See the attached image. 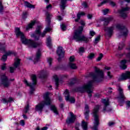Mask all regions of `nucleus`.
<instances>
[{
  "label": "nucleus",
  "mask_w": 130,
  "mask_h": 130,
  "mask_svg": "<svg viewBox=\"0 0 130 130\" xmlns=\"http://www.w3.org/2000/svg\"><path fill=\"white\" fill-rule=\"evenodd\" d=\"M94 73L91 72L90 73V77H92L93 80L89 81L87 84H84L81 87L77 88V91L81 92V93H84L87 92L88 94L89 97H92L91 93L93 92V83L95 82H101L104 80V73L102 70L99 69L97 67L94 68Z\"/></svg>",
  "instance_id": "1"
},
{
  "label": "nucleus",
  "mask_w": 130,
  "mask_h": 130,
  "mask_svg": "<svg viewBox=\"0 0 130 130\" xmlns=\"http://www.w3.org/2000/svg\"><path fill=\"white\" fill-rule=\"evenodd\" d=\"M15 34L17 37H20L21 40L23 44L25 45H28V47H31V48H36L40 45L39 43L35 42V41L32 40H28L25 37L24 33L20 30V28L16 27L15 28Z\"/></svg>",
  "instance_id": "2"
},
{
  "label": "nucleus",
  "mask_w": 130,
  "mask_h": 130,
  "mask_svg": "<svg viewBox=\"0 0 130 130\" xmlns=\"http://www.w3.org/2000/svg\"><path fill=\"white\" fill-rule=\"evenodd\" d=\"M84 30V28L82 26H80L77 30H76L73 36V39L77 42L79 41H82L84 43H88L90 41L89 38L86 37L85 36H81L82 32Z\"/></svg>",
  "instance_id": "3"
},
{
  "label": "nucleus",
  "mask_w": 130,
  "mask_h": 130,
  "mask_svg": "<svg viewBox=\"0 0 130 130\" xmlns=\"http://www.w3.org/2000/svg\"><path fill=\"white\" fill-rule=\"evenodd\" d=\"M44 101L41 102L36 106V111L42 112L43 108H44V106H45V105H50L51 104L50 98H49V93L46 92L44 95Z\"/></svg>",
  "instance_id": "4"
},
{
  "label": "nucleus",
  "mask_w": 130,
  "mask_h": 130,
  "mask_svg": "<svg viewBox=\"0 0 130 130\" xmlns=\"http://www.w3.org/2000/svg\"><path fill=\"white\" fill-rule=\"evenodd\" d=\"M100 107L99 106H96L92 113L93 116L94 118V121L93 122V126L92 127L93 130H98V126H99V115H98V111Z\"/></svg>",
  "instance_id": "5"
},
{
  "label": "nucleus",
  "mask_w": 130,
  "mask_h": 130,
  "mask_svg": "<svg viewBox=\"0 0 130 130\" xmlns=\"http://www.w3.org/2000/svg\"><path fill=\"white\" fill-rule=\"evenodd\" d=\"M31 80L32 81V83H29L27 80H24V84H25L26 86H28V87H30V94H33L34 91H35V86L37 84V77H36V75H31Z\"/></svg>",
  "instance_id": "6"
},
{
  "label": "nucleus",
  "mask_w": 130,
  "mask_h": 130,
  "mask_svg": "<svg viewBox=\"0 0 130 130\" xmlns=\"http://www.w3.org/2000/svg\"><path fill=\"white\" fill-rule=\"evenodd\" d=\"M43 28L41 26H38L36 30L35 31V34L31 35V37L34 38L36 40H39V36H41V37H44L46 34V31H44L42 34H41V30H42Z\"/></svg>",
  "instance_id": "7"
},
{
  "label": "nucleus",
  "mask_w": 130,
  "mask_h": 130,
  "mask_svg": "<svg viewBox=\"0 0 130 130\" xmlns=\"http://www.w3.org/2000/svg\"><path fill=\"white\" fill-rule=\"evenodd\" d=\"M116 28L120 30L122 36H124V37L127 36V35L128 34V30H127V28L125 26L122 24H118L116 25Z\"/></svg>",
  "instance_id": "8"
},
{
  "label": "nucleus",
  "mask_w": 130,
  "mask_h": 130,
  "mask_svg": "<svg viewBox=\"0 0 130 130\" xmlns=\"http://www.w3.org/2000/svg\"><path fill=\"white\" fill-rule=\"evenodd\" d=\"M1 84L3 85L5 88H9V87H10V85H11L10 81H15V79H10L9 80V79H8V77H7L5 75L1 76Z\"/></svg>",
  "instance_id": "9"
},
{
  "label": "nucleus",
  "mask_w": 130,
  "mask_h": 130,
  "mask_svg": "<svg viewBox=\"0 0 130 130\" xmlns=\"http://www.w3.org/2000/svg\"><path fill=\"white\" fill-rule=\"evenodd\" d=\"M102 102L105 105L103 110V112H105V111L110 112L112 111V108H111V107L109 105V100L103 99Z\"/></svg>",
  "instance_id": "10"
},
{
  "label": "nucleus",
  "mask_w": 130,
  "mask_h": 130,
  "mask_svg": "<svg viewBox=\"0 0 130 130\" xmlns=\"http://www.w3.org/2000/svg\"><path fill=\"white\" fill-rule=\"evenodd\" d=\"M46 21L47 24V27L45 28V31L47 33V32H49L50 31H51V28H50V19H51V14H49V13L47 12L46 14Z\"/></svg>",
  "instance_id": "11"
},
{
  "label": "nucleus",
  "mask_w": 130,
  "mask_h": 130,
  "mask_svg": "<svg viewBox=\"0 0 130 130\" xmlns=\"http://www.w3.org/2000/svg\"><path fill=\"white\" fill-rule=\"evenodd\" d=\"M21 60L19 58H15L14 63L13 64V66L14 67H10V73H13L15 71V70L17 69L18 67L20 66V64L21 63Z\"/></svg>",
  "instance_id": "12"
},
{
  "label": "nucleus",
  "mask_w": 130,
  "mask_h": 130,
  "mask_svg": "<svg viewBox=\"0 0 130 130\" xmlns=\"http://www.w3.org/2000/svg\"><path fill=\"white\" fill-rule=\"evenodd\" d=\"M129 7L122 8L121 10H119L118 13L123 19H125L127 17V11H129Z\"/></svg>",
  "instance_id": "13"
},
{
  "label": "nucleus",
  "mask_w": 130,
  "mask_h": 130,
  "mask_svg": "<svg viewBox=\"0 0 130 130\" xmlns=\"http://www.w3.org/2000/svg\"><path fill=\"white\" fill-rule=\"evenodd\" d=\"M117 91L118 92V95L117 96V99L120 100H124L125 99V96L124 95V93H123V89L121 87L119 86L117 88Z\"/></svg>",
  "instance_id": "14"
},
{
  "label": "nucleus",
  "mask_w": 130,
  "mask_h": 130,
  "mask_svg": "<svg viewBox=\"0 0 130 130\" xmlns=\"http://www.w3.org/2000/svg\"><path fill=\"white\" fill-rule=\"evenodd\" d=\"M57 54L58 55V61H59L61 59V57H63L64 55V51L62 47H59L57 50Z\"/></svg>",
  "instance_id": "15"
},
{
  "label": "nucleus",
  "mask_w": 130,
  "mask_h": 130,
  "mask_svg": "<svg viewBox=\"0 0 130 130\" xmlns=\"http://www.w3.org/2000/svg\"><path fill=\"white\" fill-rule=\"evenodd\" d=\"M64 94H65L64 96L66 101H70L71 103H75V102L76 101L75 98L73 97L70 98V93L69 92V90H68V89H66L64 92Z\"/></svg>",
  "instance_id": "16"
},
{
  "label": "nucleus",
  "mask_w": 130,
  "mask_h": 130,
  "mask_svg": "<svg viewBox=\"0 0 130 130\" xmlns=\"http://www.w3.org/2000/svg\"><path fill=\"white\" fill-rule=\"evenodd\" d=\"M70 113L71 117L68 118V119L66 120V122L68 124H70V123H73V122H75L76 118H77V116L74 115V113L73 112H70Z\"/></svg>",
  "instance_id": "17"
},
{
  "label": "nucleus",
  "mask_w": 130,
  "mask_h": 130,
  "mask_svg": "<svg viewBox=\"0 0 130 130\" xmlns=\"http://www.w3.org/2000/svg\"><path fill=\"white\" fill-rule=\"evenodd\" d=\"M104 30L107 32L106 35L108 36L109 37H111V36L113 33V30H114V26H112L110 27H105Z\"/></svg>",
  "instance_id": "18"
},
{
  "label": "nucleus",
  "mask_w": 130,
  "mask_h": 130,
  "mask_svg": "<svg viewBox=\"0 0 130 130\" xmlns=\"http://www.w3.org/2000/svg\"><path fill=\"white\" fill-rule=\"evenodd\" d=\"M127 79H130V72H126L125 73L122 74L120 77L119 78V81H124L125 80H127Z\"/></svg>",
  "instance_id": "19"
},
{
  "label": "nucleus",
  "mask_w": 130,
  "mask_h": 130,
  "mask_svg": "<svg viewBox=\"0 0 130 130\" xmlns=\"http://www.w3.org/2000/svg\"><path fill=\"white\" fill-rule=\"evenodd\" d=\"M112 20H113V17H110L107 18H103L102 19V21L104 22V26H106L109 24V22L112 21Z\"/></svg>",
  "instance_id": "20"
},
{
  "label": "nucleus",
  "mask_w": 130,
  "mask_h": 130,
  "mask_svg": "<svg viewBox=\"0 0 130 130\" xmlns=\"http://www.w3.org/2000/svg\"><path fill=\"white\" fill-rule=\"evenodd\" d=\"M107 3H109V4L112 7H115V5H116L115 3L110 0H105L103 1L98 5V7H101V6H103V5H105V4H107Z\"/></svg>",
  "instance_id": "21"
},
{
  "label": "nucleus",
  "mask_w": 130,
  "mask_h": 130,
  "mask_svg": "<svg viewBox=\"0 0 130 130\" xmlns=\"http://www.w3.org/2000/svg\"><path fill=\"white\" fill-rule=\"evenodd\" d=\"M85 110H86L84 113L85 119L88 120L89 119V112H90V111L89 110V106H88V105H85Z\"/></svg>",
  "instance_id": "22"
},
{
  "label": "nucleus",
  "mask_w": 130,
  "mask_h": 130,
  "mask_svg": "<svg viewBox=\"0 0 130 130\" xmlns=\"http://www.w3.org/2000/svg\"><path fill=\"white\" fill-rule=\"evenodd\" d=\"M41 56V52L40 51V50H38L36 54V58H35L34 63H35V62H37L39 60H40Z\"/></svg>",
  "instance_id": "23"
},
{
  "label": "nucleus",
  "mask_w": 130,
  "mask_h": 130,
  "mask_svg": "<svg viewBox=\"0 0 130 130\" xmlns=\"http://www.w3.org/2000/svg\"><path fill=\"white\" fill-rule=\"evenodd\" d=\"M39 77L41 78L42 79H44L47 77V73L46 71L42 70L41 71L39 74Z\"/></svg>",
  "instance_id": "24"
},
{
  "label": "nucleus",
  "mask_w": 130,
  "mask_h": 130,
  "mask_svg": "<svg viewBox=\"0 0 130 130\" xmlns=\"http://www.w3.org/2000/svg\"><path fill=\"white\" fill-rule=\"evenodd\" d=\"M24 6L28 9H35V5H33L27 1L24 2Z\"/></svg>",
  "instance_id": "25"
},
{
  "label": "nucleus",
  "mask_w": 130,
  "mask_h": 130,
  "mask_svg": "<svg viewBox=\"0 0 130 130\" xmlns=\"http://www.w3.org/2000/svg\"><path fill=\"white\" fill-rule=\"evenodd\" d=\"M47 46L49 48H51L52 47V44L51 43V38L49 37L47 39V42H46Z\"/></svg>",
  "instance_id": "26"
},
{
  "label": "nucleus",
  "mask_w": 130,
  "mask_h": 130,
  "mask_svg": "<svg viewBox=\"0 0 130 130\" xmlns=\"http://www.w3.org/2000/svg\"><path fill=\"white\" fill-rule=\"evenodd\" d=\"M68 67L70 68V69H72V70H77V69H78L77 65H76V64L71 62H69L68 64Z\"/></svg>",
  "instance_id": "27"
},
{
  "label": "nucleus",
  "mask_w": 130,
  "mask_h": 130,
  "mask_svg": "<svg viewBox=\"0 0 130 130\" xmlns=\"http://www.w3.org/2000/svg\"><path fill=\"white\" fill-rule=\"evenodd\" d=\"M3 103L6 104V103H9V102H13L14 101V99L12 98H9L8 100H7L6 99H3L2 100Z\"/></svg>",
  "instance_id": "28"
},
{
  "label": "nucleus",
  "mask_w": 130,
  "mask_h": 130,
  "mask_svg": "<svg viewBox=\"0 0 130 130\" xmlns=\"http://www.w3.org/2000/svg\"><path fill=\"white\" fill-rule=\"evenodd\" d=\"M81 126L83 130H87L88 129V123L87 122H85L83 121L82 122Z\"/></svg>",
  "instance_id": "29"
},
{
  "label": "nucleus",
  "mask_w": 130,
  "mask_h": 130,
  "mask_svg": "<svg viewBox=\"0 0 130 130\" xmlns=\"http://www.w3.org/2000/svg\"><path fill=\"white\" fill-rule=\"evenodd\" d=\"M50 109L52 110V111H53L54 113L55 114H58V112L57 111V109L56 108V107L54 105H52L50 106Z\"/></svg>",
  "instance_id": "30"
},
{
  "label": "nucleus",
  "mask_w": 130,
  "mask_h": 130,
  "mask_svg": "<svg viewBox=\"0 0 130 130\" xmlns=\"http://www.w3.org/2000/svg\"><path fill=\"white\" fill-rule=\"evenodd\" d=\"M36 21H32L31 23L28 24L27 26L26 27V30L28 31L29 29H31L32 28L33 26L35 25Z\"/></svg>",
  "instance_id": "31"
},
{
  "label": "nucleus",
  "mask_w": 130,
  "mask_h": 130,
  "mask_svg": "<svg viewBox=\"0 0 130 130\" xmlns=\"http://www.w3.org/2000/svg\"><path fill=\"white\" fill-rule=\"evenodd\" d=\"M53 78H54L55 82L56 87L57 88V87H58L59 80L58 79V77H57V76H56V75H54Z\"/></svg>",
  "instance_id": "32"
},
{
  "label": "nucleus",
  "mask_w": 130,
  "mask_h": 130,
  "mask_svg": "<svg viewBox=\"0 0 130 130\" xmlns=\"http://www.w3.org/2000/svg\"><path fill=\"white\" fill-rule=\"evenodd\" d=\"M123 47H124V43H121L119 44V45L118 46V50H121Z\"/></svg>",
  "instance_id": "33"
},
{
  "label": "nucleus",
  "mask_w": 130,
  "mask_h": 130,
  "mask_svg": "<svg viewBox=\"0 0 130 130\" xmlns=\"http://www.w3.org/2000/svg\"><path fill=\"white\" fill-rule=\"evenodd\" d=\"M29 107V104H27V105L25 106L24 109L23 110L24 113H27L28 112Z\"/></svg>",
  "instance_id": "34"
},
{
  "label": "nucleus",
  "mask_w": 130,
  "mask_h": 130,
  "mask_svg": "<svg viewBox=\"0 0 130 130\" xmlns=\"http://www.w3.org/2000/svg\"><path fill=\"white\" fill-rule=\"evenodd\" d=\"M4 12V6H3V1H0V14Z\"/></svg>",
  "instance_id": "35"
},
{
  "label": "nucleus",
  "mask_w": 130,
  "mask_h": 130,
  "mask_svg": "<svg viewBox=\"0 0 130 130\" xmlns=\"http://www.w3.org/2000/svg\"><path fill=\"white\" fill-rule=\"evenodd\" d=\"M53 59L51 57H48L47 58V62L49 63V67H51V63H52V61Z\"/></svg>",
  "instance_id": "36"
},
{
  "label": "nucleus",
  "mask_w": 130,
  "mask_h": 130,
  "mask_svg": "<svg viewBox=\"0 0 130 130\" xmlns=\"http://www.w3.org/2000/svg\"><path fill=\"white\" fill-rule=\"evenodd\" d=\"M101 37V36L99 35L96 38H95V39L94 40V43H95V44H97V43H98L99 41H100Z\"/></svg>",
  "instance_id": "37"
},
{
  "label": "nucleus",
  "mask_w": 130,
  "mask_h": 130,
  "mask_svg": "<svg viewBox=\"0 0 130 130\" xmlns=\"http://www.w3.org/2000/svg\"><path fill=\"white\" fill-rule=\"evenodd\" d=\"M61 29L62 30V31H66L67 30V26L64 23H62L60 25Z\"/></svg>",
  "instance_id": "38"
},
{
  "label": "nucleus",
  "mask_w": 130,
  "mask_h": 130,
  "mask_svg": "<svg viewBox=\"0 0 130 130\" xmlns=\"http://www.w3.org/2000/svg\"><path fill=\"white\" fill-rule=\"evenodd\" d=\"M76 82H77V80H76V79H72L69 82V85H70V86H72V85H74V84H76Z\"/></svg>",
  "instance_id": "39"
},
{
  "label": "nucleus",
  "mask_w": 130,
  "mask_h": 130,
  "mask_svg": "<svg viewBox=\"0 0 130 130\" xmlns=\"http://www.w3.org/2000/svg\"><path fill=\"white\" fill-rule=\"evenodd\" d=\"M95 56V54L94 53H90L88 56V58L89 59H93V58Z\"/></svg>",
  "instance_id": "40"
},
{
  "label": "nucleus",
  "mask_w": 130,
  "mask_h": 130,
  "mask_svg": "<svg viewBox=\"0 0 130 130\" xmlns=\"http://www.w3.org/2000/svg\"><path fill=\"white\" fill-rule=\"evenodd\" d=\"M102 57H103V54L101 53L100 54V56L96 59L97 61H100V60H101V59H102Z\"/></svg>",
  "instance_id": "41"
},
{
  "label": "nucleus",
  "mask_w": 130,
  "mask_h": 130,
  "mask_svg": "<svg viewBox=\"0 0 130 130\" xmlns=\"http://www.w3.org/2000/svg\"><path fill=\"white\" fill-rule=\"evenodd\" d=\"M27 15H28V12H23V14H22L23 19H26V18H27Z\"/></svg>",
  "instance_id": "42"
},
{
  "label": "nucleus",
  "mask_w": 130,
  "mask_h": 130,
  "mask_svg": "<svg viewBox=\"0 0 130 130\" xmlns=\"http://www.w3.org/2000/svg\"><path fill=\"white\" fill-rule=\"evenodd\" d=\"M77 19H75V22H79L80 19H81V14L78 13L77 15Z\"/></svg>",
  "instance_id": "43"
},
{
  "label": "nucleus",
  "mask_w": 130,
  "mask_h": 130,
  "mask_svg": "<svg viewBox=\"0 0 130 130\" xmlns=\"http://www.w3.org/2000/svg\"><path fill=\"white\" fill-rule=\"evenodd\" d=\"M70 62H73L75 61V56H71L69 58Z\"/></svg>",
  "instance_id": "44"
},
{
  "label": "nucleus",
  "mask_w": 130,
  "mask_h": 130,
  "mask_svg": "<svg viewBox=\"0 0 130 130\" xmlns=\"http://www.w3.org/2000/svg\"><path fill=\"white\" fill-rule=\"evenodd\" d=\"M102 12L104 15H107V14H108V12H109V9H104L102 10Z\"/></svg>",
  "instance_id": "45"
},
{
  "label": "nucleus",
  "mask_w": 130,
  "mask_h": 130,
  "mask_svg": "<svg viewBox=\"0 0 130 130\" xmlns=\"http://www.w3.org/2000/svg\"><path fill=\"white\" fill-rule=\"evenodd\" d=\"M19 123L20 125H22V126H24V125H25V121L24 120H21L19 121Z\"/></svg>",
  "instance_id": "46"
},
{
  "label": "nucleus",
  "mask_w": 130,
  "mask_h": 130,
  "mask_svg": "<svg viewBox=\"0 0 130 130\" xmlns=\"http://www.w3.org/2000/svg\"><path fill=\"white\" fill-rule=\"evenodd\" d=\"M8 58V56L6 55H4L2 56V60H3V61H6L7 60V58Z\"/></svg>",
  "instance_id": "47"
},
{
  "label": "nucleus",
  "mask_w": 130,
  "mask_h": 130,
  "mask_svg": "<svg viewBox=\"0 0 130 130\" xmlns=\"http://www.w3.org/2000/svg\"><path fill=\"white\" fill-rule=\"evenodd\" d=\"M95 34H96V33H95V31L93 30H90L89 31V35H90L92 37H93V36H94Z\"/></svg>",
  "instance_id": "48"
},
{
  "label": "nucleus",
  "mask_w": 130,
  "mask_h": 130,
  "mask_svg": "<svg viewBox=\"0 0 130 130\" xmlns=\"http://www.w3.org/2000/svg\"><path fill=\"white\" fill-rule=\"evenodd\" d=\"M5 44H0V50H5Z\"/></svg>",
  "instance_id": "49"
},
{
  "label": "nucleus",
  "mask_w": 130,
  "mask_h": 130,
  "mask_svg": "<svg viewBox=\"0 0 130 130\" xmlns=\"http://www.w3.org/2000/svg\"><path fill=\"white\" fill-rule=\"evenodd\" d=\"M126 108L127 109H128L130 107V101H128L126 102Z\"/></svg>",
  "instance_id": "50"
},
{
  "label": "nucleus",
  "mask_w": 130,
  "mask_h": 130,
  "mask_svg": "<svg viewBox=\"0 0 130 130\" xmlns=\"http://www.w3.org/2000/svg\"><path fill=\"white\" fill-rule=\"evenodd\" d=\"M12 54H14V53L12 51H8L6 53V55L7 56L9 55H12Z\"/></svg>",
  "instance_id": "51"
},
{
  "label": "nucleus",
  "mask_w": 130,
  "mask_h": 130,
  "mask_svg": "<svg viewBox=\"0 0 130 130\" xmlns=\"http://www.w3.org/2000/svg\"><path fill=\"white\" fill-rule=\"evenodd\" d=\"M108 124L109 126H112V125H114V124H115V123L114 122L111 121L108 123Z\"/></svg>",
  "instance_id": "52"
},
{
  "label": "nucleus",
  "mask_w": 130,
  "mask_h": 130,
  "mask_svg": "<svg viewBox=\"0 0 130 130\" xmlns=\"http://www.w3.org/2000/svg\"><path fill=\"white\" fill-rule=\"evenodd\" d=\"M1 69L3 71H4V70H6V64H4L2 66Z\"/></svg>",
  "instance_id": "53"
},
{
  "label": "nucleus",
  "mask_w": 130,
  "mask_h": 130,
  "mask_svg": "<svg viewBox=\"0 0 130 130\" xmlns=\"http://www.w3.org/2000/svg\"><path fill=\"white\" fill-rule=\"evenodd\" d=\"M87 18L88 19H91L92 18H93V15L92 14H88L87 15Z\"/></svg>",
  "instance_id": "54"
},
{
  "label": "nucleus",
  "mask_w": 130,
  "mask_h": 130,
  "mask_svg": "<svg viewBox=\"0 0 130 130\" xmlns=\"http://www.w3.org/2000/svg\"><path fill=\"white\" fill-rule=\"evenodd\" d=\"M84 49L83 47H81L80 49H79V52H84Z\"/></svg>",
  "instance_id": "55"
},
{
  "label": "nucleus",
  "mask_w": 130,
  "mask_h": 130,
  "mask_svg": "<svg viewBox=\"0 0 130 130\" xmlns=\"http://www.w3.org/2000/svg\"><path fill=\"white\" fill-rule=\"evenodd\" d=\"M51 8H52V6H51L50 4L46 7L47 10H48V9H51Z\"/></svg>",
  "instance_id": "56"
},
{
  "label": "nucleus",
  "mask_w": 130,
  "mask_h": 130,
  "mask_svg": "<svg viewBox=\"0 0 130 130\" xmlns=\"http://www.w3.org/2000/svg\"><path fill=\"white\" fill-rule=\"evenodd\" d=\"M57 19L58 20V21H61V20H62V17H61L60 16H58Z\"/></svg>",
  "instance_id": "57"
},
{
  "label": "nucleus",
  "mask_w": 130,
  "mask_h": 130,
  "mask_svg": "<svg viewBox=\"0 0 130 130\" xmlns=\"http://www.w3.org/2000/svg\"><path fill=\"white\" fill-rule=\"evenodd\" d=\"M108 90L109 93H112V91H111L112 90V88L109 87L108 88Z\"/></svg>",
  "instance_id": "58"
},
{
  "label": "nucleus",
  "mask_w": 130,
  "mask_h": 130,
  "mask_svg": "<svg viewBox=\"0 0 130 130\" xmlns=\"http://www.w3.org/2000/svg\"><path fill=\"white\" fill-rule=\"evenodd\" d=\"M122 55H123V54H117L116 56H117V57H121L122 56Z\"/></svg>",
  "instance_id": "59"
},
{
  "label": "nucleus",
  "mask_w": 130,
  "mask_h": 130,
  "mask_svg": "<svg viewBox=\"0 0 130 130\" xmlns=\"http://www.w3.org/2000/svg\"><path fill=\"white\" fill-rule=\"evenodd\" d=\"M80 24L81 25H82V26H85V22L83 20H81L80 21Z\"/></svg>",
  "instance_id": "60"
},
{
  "label": "nucleus",
  "mask_w": 130,
  "mask_h": 130,
  "mask_svg": "<svg viewBox=\"0 0 130 130\" xmlns=\"http://www.w3.org/2000/svg\"><path fill=\"white\" fill-rule=\"evenodd\" d=\"M48 128V127H47V126H44L43 128H42L41 130H47Z\"/></svg>",
  "instance_id": "61"
},
{
  "label": "nucleus",
  "mask_w": 130,
  "mask_h": 130,
  "mask_svg": "<svg viewBox=\"0 0 130 130\" xmlns=\"http://www.w3.org/2000/svg\"><path fill=\"white\" fill-rule=\"evenodd\" d=\"M108 76V77H109L110 78H111L112 76H111V73H110V72H108L107 73Z\"/></svg>",
  "instance_id": "62"
},
{
  "label": "nucleus",
  "mask_w": 130,
  "mask_h": 130,
  "mask_svg": "<svg viewBox=\"0 0 130 130\" xmlns=\"http://www.w3.org/2000/svg\"><path fill=\"white\" fill-rule=\"evenodd\" d=\"M82 5L83 6V7L84 8H87V3H86L85 2H84L82 4Z\"/></svg>",
  "instance_id": "63"
},
{
  "label": "nucleus",
  "mask_w": 130,
  "mask_h": 130,
  "mask_svg": "<svg viewBox=\"0 0 130 130\" xmlns=\"http://www.w3.org/2000/svg\"><path fill=\"white\" fill-rule=\"evenodd\" d=\"M79 14H80L81 16H85V13L84 12H80V13H79Z\"/></svg>",
  "instance_id": "64"
}]
</instances>
